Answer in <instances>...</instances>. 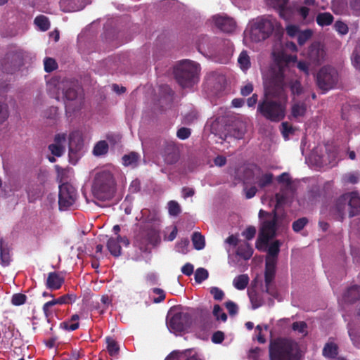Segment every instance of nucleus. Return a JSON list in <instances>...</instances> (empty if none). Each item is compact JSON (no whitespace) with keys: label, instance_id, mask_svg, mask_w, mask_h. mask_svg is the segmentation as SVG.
<instances>
[{"label":"nucleus","instance_id":"1","mask_svg":"<svg viewBox=\"0 0 360 360\" xmlns=\"http://www.w3.org/2000/svg\"><path fill=\"white\" fill-rule=\"evenodd\" d=\"M271 55L273 63L264 78V96L258 103L257 112L271 122H278L285 116L288 87L293 95H300L302 88L298 80H294L291 71L296 56L288 55L285 49L276 46Z\"/></svg>","mask_w":360,"mask_h":360},{"label":"nucleus","instance_id":"27","mask_svg":"<svg viewBox=\"0 0 360 360\" xmlns=\"http://www.w3.org/2000/svg\"><path fill=\"white\" fill-rule=\"evenodd\" d=\"M348 333L354 345L360 348V326L356 328L352 323H349Z\"/></svg>","mask_w":360,"mask_h":360},{"label":"nucleus","instance_id":"25","mask_svg":"<svg viewBox=\"0 0 360 360\" xmlns=\"http://www.w3.org/2000/svg\"><path fill=\"white\" fill-rule=\"evenodd\" d=\"M307 111V106L303 102H295L291 107V115L297 120L304 117Z\"/></svg>","mask_w":360,"mask_h":360},{"label":"nucleus","instance_id":"24","mask_svg":"<svg viewBox=\"0 0 360 360\" xmlns=\"http://www.w3.org/2000/svg\"><path fill=\"white\" fill-rule=\"evenodd\" d=\"M266 1L269 6L278 11L281 18L288 20L289 18L286 15L287 0H266Z\"/></svg>","mask_w":360,"mask_h":360},{"label":"nucleus","instance_id":"62","mask_svg":"<svg viewBox=\"0 0 360 360\" xmlns=\"http://www.w3.org/2000/svg\"><path fill=\"white\" fill-rule=\"evenodd\" d=\"M256 233V229L253 226H250L247 228L243 232V236L247 239V240H251L252 239Z\"/></svg>","mask_w":360,"mask_h":360},{"label":"nucleus","instance_id":"23","mask_svg":"<svg viewBox=\"0 0 360 360\" xmlns=\"http://www.w3.org/2000/svg\"><path fill=\"white\" fill-rule=\"evenodd\" d=\"M309 56L311 60L319 63L324 59L326 53L320 44H314L309 49Z\"/></svg>","mask_w":360,"mask_h":360},{"label":"nucleus","instance_id":"41","mask_svg":"<svg viewBox=\"0 0 360 360\" xmlns=\"http://www.w3.org/2000/svg\"><path fill=\"white\" fill-rule=\"evenodd\" d=\"M248 295L253 309H257L262 305L263 300L259 295L252 291L248 293Z\"/></svg>","mask_w":360,"mask_h":360},{"label":"nucleus","instance_id":"56","mask_svg":"<svg viewBox=\"0 0 360 360\" xmlns=\"http://www.w3.org/2000/svg\"><path fill=\"white\" fill-rule=\"evenodd\" d=\"M152 292L158 296L157 297H153V301L155 303H159L165 298V292L160 288H153L152 289Z\"/></svg>","mask_w":360,"mask_h":360},{"label":"nucleus","instance_id":"17","mask_svg":"<svg viewBox=\"0 0 360 360\" xmlns=\"http://www.w3.org/2000/svg\"><path fill=\"white\" fill-rule=\"evenodd\" d=\"M213 21L215 25L224 32H232L236 27L235 20L226 15H214L213 16Z\"/></svg>","mask_w":360,"mask_h":360},{"label":"nucleus","instance_id":"52","mask_svg":"<svg viewBox=\"0 0 360 360\" xmlns=\"http://www.w3.org/2000/svg\"><path fill=\"white\" fill-rule=\"evenodd\" d=\"M298 14L301 16L305 23H309L313 18H308L309 9L305 6H301L297 9Z\"/></svg>","mask_w":360,"mask_h":360},{"label":"nucleus","instance_id":"39","mask_svg":"<svg viewBox=\"0 0 360 360\" xmlns=\"http://www.w3.org/2000/svg\"><path fill=\"white\" fill-rule=\"evenodd\" d=\"M34 23L41 31L49 28L50 24L48 18L44 15H39L34 19Z\"/></svg>","mask_w":360,"mask_h":360},{"label":"nucleus","instance_id":"29","mask_svg":"<svg viewBox=\"0 0 360 360\" xmlns=\"http://www.w3.org/2000/svg\"><path fill=\"white\" fill-rule=\"evenodd\" d=\"M236 253L238 256L248 260L252 255V249L248 243L244 242L238 246Z\"/></svg>","mask_w":360,"mask_h":360},{"label":"nucleus","instance_id":"58","mask_svg":"<svg viewBox=\"0 0 360 360\" xmlns=\"http://www.w3.org/2000/svg\"><path fill=\"white\" fill-rule=\"evenodd\" d=\"M146 282L149 285H153L158 283V276L155 273H148L145 276Z\"/></svg>","mask_w":360,"mask_h":360},{"label":"nucleus","instance_id":"49","mask_svg":"<svg viewBox=\"0 0 360 360\" xmlns=\"http://www.w3.org/2000/svg\"><path fill=\"white\" fill-rule=\"evenodd\" d=\"M292 328L293 329V330L297 331L302 335H306L307 333V324L304 321L293 323Z\"/></svg>","mask_w":360,"mask_h":360},{"label":"nucleus","instance_id":"63","mask_svg":"<svg viewBox=\"0 0 360 360\" xmlns=\"http://www.w3.org/2000/svg\"><path fill=\"white\" fill-rule=\"evenodd\" d=\"M286 32L290 37H295L298 35V33L300 32L299 27L294 25H288L286 27Z\"/></svg>","mask_w":360,"mask_h":360},{"label":"nucleus","instance_id":"21","mask_svg":"<svg viewBox=\"0 0 360 360\" xmlns=\"http://www.w3.org/2000/svg\"><path fill=\"white\" fill-rule=\"evenodd\" d=\"M360 299V286L354 285L343 293L341 299L339 300V302H353Z\"/></svg>","mask_w":360,"mask_h":360},{"label":"nucleus","instance_id":"38","mask_svg":"<svg viewBox=\"0 0 360 360\" xmlns=\"http://www.w3.org/2000/svg\"><path fill=\"white\" fill-rule=\"evenodd\" d=\"M0 260L3 265L6 266L10 262L8 250L4 246V241L0 239Z\"/></svg>","mask_w":360,"mask_h":360},{"label":"nucleus","instance_id":"15","mask_svg":"<svg viewBox=\"0 0 360 360\" xmlns=\"http://www.w3.org/2000/svg\"><path fill=\"white\" fill-rule=\"evenodd\" d=\"M83 147L82 134L79 131H72L69 135V159L75 165L81 157V150Z\"/></svg>","mask_w":360,"mask_h":360},{"label":"nucleus","instance_id":"57","mask_svg":"<svg viewBox=\"0 0 360 360\" xmlns=\"http://www.w3.org/2000/svg\"><path fill=\"white\" fill-rule=\"evenodd\" d=\"M210 292L216 300H221L224 296V292L217 287H212Z\"/></svg>","mask_w":360,"mask_h":360},{"label":"nucleus","instance_id":"64","mask_svg":"<svg viewBox=\"0 0 360 360\" xmlns=\"http://www.w3.org/2000/svg\"><path fill=\"white\" fill-rule=\"evenodd\" d=\"M349 6L355 15H360V0H351Z\"/></svg>","mask_w":360,"mask_h":360},{"label":"nucleus","instance_id":"54","mask_svg":"<svg viewBox=\"0 0 360 360\" xmlns=\"http://www.w3.org/2000/svg\"><path fill=\"white\" fill-rule=\"evenodd\" d=\"M213 314L217 320L225 321L227 319L226 314L219 305H214L213 309Z\"/></svg>","mask_w":360,"mask_h":360},{"label":"nucleus","instance_id":"16","mask_svg":"<svg viewBox=\"0 0 360 360\" xmlns=\"http://www.w3.org/2000/svg\"><path fill=\"white\" fill-rule=\"evenodd\" d=\"M276 262H266L265 268V285L266 291L269 295L276 297V292L274 290L272 282L274 280L276 273Z\"/></svg>","mask_w":360,"mask_h":360},{"label":"nucleus","instance_id":"30","mask_svg":"<svg viewBox=\"0 0 360 360\" xmlns=\"http://www.w3.org/2000/svg\"><path fill=\"white\" fill-rule=\"evenodd\" d=\"M139 160V155L135 152H131L122 157V164L126 167H135L138 165Z\"/></svg>","mask_w":360,"mask_h":360},{"label":"nucleus","instance_id":"60","mask_svg":"<svg viewBox=\"0 0 360 360\" xmlns=\"http://www.w3.org/2000/svg\"><path fill=\"white\" fill-rule=\"evenodd\" d=\"M191 131L188 128L182 127L177 131L176 136L180 139L184 140L189 137Z\"/></svg>","mask_w":360,"mask_h":360},{"label":"nucleus","instance_id":"45","mask_svg":"<svg viewBox=\"0 0 360 360\" xmlns=\"http://www.w3.org/2000/svg\"><path fill=\"white\" fill-rule=\"evenodd\" d=\"M246 131L245 124L243 122L239 123L238 126L233 129L232 136L237 139H240L243 137Z\"/></svg>","mask_w":360,"mask_h":360},{"label":"nucleus","instance_id":"13","mask_svg":"<svg viewBox=\"0 0 360 360\" xmlns=\"http://www.w3.org/2000/svg\"><path fill=\"white\" fill-rule=\"evenodd\" d=\"M273 175L271 173H263L260 168L257 166H252L245 172V177L244 183L257 184L259 187L263 188L272 181Z\"/></svg>","mask_w":360,"mask_h":360},{"label":"nucleus","instance_id":"26","mask_svg":"<svg viewBox=\"0 0 360 360\" xmlns=\"http://www.w3.org/2000/svg\"><path fill=\"white\" fill-rule=\"evenodd\" d=\"M280 245L281 244L279 241L276 240L269 245L268 248V255L266 258V262H273L276 263L277 256L279 252Z\"/></svg>","mask_w":360,"mask_h":360},{"label":"nucleus","instance_id":"37","mask_svg":"<svg viewBox=\"0 0 360 360\" xmlns=\"http://www.w3.org/2000/svg\"><path fill=\"white\" fill-rule=\"evenodd\" d=\"M337 354L338 347L333 342L327 343L323 349V354L326 357L333 358Z\"/></svg>","mask_w":360,"mask_h":360},{"label":"nucleus","instance_id":"9","mask_svg":"<svg viewBox=\"0 0 360 360\" xmlns=\"http://www.w3.org/2000/svg\"><path fill=\"white\" fill-rule=\"evenodd\" d=\"M160 219L157 217H153L144 225L143 231L136 239V244L141 252L147 251L148 244L155 245L160 242Z\"/></svg>","mask_w":360,"mask_h":360},{"label":"nucleus","instance_id":"46","mask_svg":"<svg viewBox=\"0 0 360 360\" xmlns=\"http://www.w3.org/2000/svg\"><path fill=\"white\" fill-rule=\"evenodd\" d=\"M188 245L189 241L187 238L181 239L176 245V251L179 253L186 254L188 252Z\"/></svg>","mask_w":360,"mask_h":360},{"label":"nucleus","instance_id":"11","mask_svg":"<svg viewBox=\"0 0 360 360\" xmlns=\"http://www.w3.org/2000/svg\"><path fill=\"white\" fill-rule=\"evenodd\" d=\"M166 323L168 330L177 335L188 329L191 324V316L187 311L171 309L167 314Z\"/></svg>","mask_w":360,"mask_h":360},{"label":"nucleus","instance_id":"48","mask_svg":"<svg viewBox=\"0 0 360 360\" xmlns=\"http://www.w3.org/2000/svg\"><path fill=\"white\" fill-rule=\"evenodd\" d=\"M44 70L47 72H51L57 68L56 60L51 58H46L44 60Z\"/></svg>","mask_w":360,"mask_h":360},{"label":"nucleus","instance_id":"36","mask_svg":"<svg viewBox=\"0 0 360 360\" xmlns=\"http://www.w3.org/2000/svg\"><path fill=\"white\" fill-rule=\"evenodd\" d=\"M108 150V144L105 141H98L94 146L93 153L96 156L105 154Z\"/></svg>","mask_w":360,"mask_h":360},{"label":"nucleus","instance_id":"22","mask_svg":"<svg viewBox=\"0 0 360 360\" xmlns=\"http://www.w3.org/2000/svg\"><path fill=\"white\" fill-rule=\"evenodd\" d=\"M64 282V278L56 272H50L46 279V286L51 290L59 289Z\"/></svg>","mask_w":360,"mask_h":360},{"label":"nucleus","instance_id":"44","mask_svg":"<svg viewBox=\"0 0 360 360\" xmlns=\"http://www.w3.org/2000/svg\"><path fill=\"white\" fill-rule=\"evenodd\" d=\"M312 35V31L311 30H305L304 31H300L297 35V41L300 45H303L307 40H309Z\"/></svg>","mask_w":360,"mask_h":360},{"label":"nucleus","instance_id":"14","mask_svg":"<svg viewBox=\"0 0 360 360\" xmlns=\"http://www.w3.org/2000/svg\"><path fill=\"white\" fill-rule=\"evenodd\" d=\"M77 200V191L69 184L59 186L58 205L60 210H65L72 206Z\"/></svg>","mask_w":360,"mask_h":360},{"label":"nucleus","instance_id":"32","mask_svg":"<svg viewBox=\"0 0 360 360\" xmlns=\"http://www.w3.org/2000/svg\"><path fill=\"white\" fill-rule=\"evenodd\" d=\"M238 63L240 68L243 71H247L250 67V59L246 51H243L238 58Z\"/></svg>","mask_w":360,"mask_h":360},{"label":"nucleus","instance_id":"51","mask_svg":"<svg viewBox=\"0 0 360 360\" xmlns=\"http://www.w3.org/2000/svg\"><path fill=\"white\" fill-rule=\"evenodd\" d=\"M359 174L357 172H351L344 175L343 181L345 183L356 184L359 181Z\"/></svg>","mask_w":360,"mask_h":360},{"label":"nucleus","instance_id":"18","mask_svg":"<svg viewBox=\"0 0 360 360\" xmlns=\"http://www.w3.org/2000/svg\"><path fill=\"white\" fill-rule=\"evenodd\" d=\"M67 143L65 133L57 134L54 137V142L49 145V149L52 155L60 157L65 150Z\"/></svg>","mask_w":360,"mask_h":360},{"label":"nucleus","instance_id":"59","mask_svg":"<svg viewBox=\"0 0 360 360\" xmlns=\"http://www.w3.org/2000/svg\"><path fill=\"white\" fill-rule=\"evenodd\" d=\"M60 326L67 330L73 331L79 328V323L78 322L72 323L69 321L62 323L60 324Z\"/></svg>","mask_w":360,"mask_h":360},{"label":"nucleus","instance_id":"5","mask_svg":"<svg viewBox=\"0 0 360 360\" xmlns=\"http://www.w3.org/2000/svg\"><path fill=\"white\" fill-rule=\"evenodd\" d=\"M115 193V181L112 173L102 170L96 173L92 185V193L95 198L106 201L112 198Z\"/></svg>","mask_w":360,"mask_h":360},{"label":"nucleus","instance_id":"6","mask_svg":"<svg viewBox=\"0 0 360 360\" xmlns=\"http://www.w3.org/2000/svg\"><path fill=\"white\" fill-rule=\"evenodd\" d=\"M297 344L288 339L278 338L271 342L269 354L271 360H298Z\"/></svg>","mask_w":360,"mask_h":360},{"label":"nucleus","instance_id":"4","mask_svg":"<svg viewBox=\"0 0 360 360\" xmlns=\"http://www.w3.org/2000/svg\"><path fill=\"white\" fill-rule=\"evenodd\" d=\"M331 214L342 221L345 217H352L360 213V197L356 193H345L335 202Z\"/></svg>","mask_w":360,"mask_h":360},{"label":"nucleus","instance_id":"35","mask_svg":"<svg viewBox=\"0 0 360 360\" xmlns=\"http://www.w3.org/2000/svg\"><path fill=\"white\" fill-rule=\"evenodd\" d=\"M107 350L111 356H116L120 351L117 342L112 338H106Z\"/></svg>","mask_w":360,"mask_h":360},{"label":"nucleus","instance_id":"34","mask_svg":"<svg viewBox=\"0 0 360 360\" xmlns=\"http://www.w3.org/2000/svg\"><path fill=\"white\" fill-rule=\"evenodd\" d=\"M76 300V296L73 294H67L63 296H61L57 299H53L51 302L53 303V306L58 304V305H63V304H71L74 302Z\"/></svg>","mask_w":360,"mask_h":360},{"label":"nucleus","instance_id":"8","mask_svg":"<svg viewBox=\"0 0 360 360\" xmlns=\"http://www.w3.org/2000/svg\"><path fill=\"white\" fill-rule=\"evenodd\" d=\"M48 88L58 100L61 97L68 101H75L77 98L80 91V87L77 82L68 79L62 81L52 79L49 82Z\"/></svg>","mask_w":360,"mask_h":360},{"label":"nucleus","instance_id":"3","mask_svg":"<svg viewBox=\"0 0 360 360\" xmlns=\"http://www.w3.org/2000/svg\"><path fill=\"white\" fill-rule=\"evenodd\" d=\"M200 65L198 63L184 60L174 68V75L178 84L184 89H191L199 82Z\"/></svg>","mask_w":360,"mask_h":360},{"label":"nucleus","instance_id":"28","mask_svg":"<svg viewBox=\"0 0 360 360\" xmlns=\"http://www.w3.org/2000/svg\"><path fill=\"white\" fill-rule=\"evenodd\" d=\"M333 20V15L328 12L320 13L316 18V21L320 27L330 25Z\"/></svg>","mask_w":360,"mask_h":360},{"label":"nucleus","instance_id":"31","mask_svg":"<svg viewBox=\"0 0 360 360\" xmlns=\"http://www.w3.org/2000/svg\"><path fill=\"white\" fill-rule=\"evenodd\" d=\"M249 283V277L246 274H241L236 276L233 281V286L239 290H244Z\"/></svg>","mask_w":360,"mask_h":360},{"label":"nucleus","instance_id":"53","mask_svg":"<svg viewBox=\"0 0 360 360\" xmlns=\"http://www.w3.org/2000/svg\"><path fill=\"white\" fill-rule=\"evenodd\" d=\"M26 301V296L23 294L16 293L12 296L11 303L15 306L23 304Z\"/></svg>","mask_w":360,"mask_h":360},{"label":"nucleus","instance_id":"7","mask_svg":"<svg viewBox=\"0 0 360 360\" xmlns=\"http://www.w3.org/2000/svg\"><path fill=\"white\" fill-rule=\"evenodd\" d=\"M259 217L262 221L259 237L256 243L258 249H263L266 247L269 240L276 233L277 228V215H274L261 210L259 212Z\"/></svg>","mask_w":360,"mask_h":360},{"label":"nucleus","instance_id":"61","mask_svg":"<svg viewBox=\"0 0 360 360\" xmlns=\"http://www.w3.org/2000/svg\"><path fill=\"white\" fill-rule=\"evenodd\" d=\"M351 60L353 66L356 69L360 70V53L357 51H354L352 55Z\"/></svg>","mask_w":360,"mask_h":360},{"label":"nucleus","instance_id":"33","mask_svg":"<svg viewBox=\"0 0 360 360\" xmlns=\"http://www.w3.org/2000/svg\"><path fill=\"white\" fill-rule=\"evenodd\" d=\"M194 248L198 250H202L205 245L204 236L199 232H194L191 238Z\"/></svg>","mask_w":360,"mask_h":360},{"label":"nucleus","instance_id":"20","mask_svg":"<svg viewBox=\"0 0 360 360\" xmlns=\"http://www.w3.org/2000/svg\"><path fill=\"white\" fill-rule=\"evenodd\" d=\"M120 243L124 245H129V240L125 237L117 236L116 238H110L107 243V248L111 255L119 257L121 255Z\"/></svg>","mask_w":360,"mask_h":360},{"label":"nucleus","instance_id":"2","mask_svg":"<svg viewBox=\"0 0 360 360\" xmlns=\"http://www.w3.org/2000/svg\"><path fill=\"white\" fill-rule=\"evenodd\" d=\"M283 32V28L277 20L268 15L262 16L252 20L244 34L246 39L259 42L265 40L274 33L277 36H281Z\"/></svg>","mask_w":360,"mask_h":360},{"label":"nucleus","instance_id":"40","mask_svg":"<svg viewBox=\"0 0 360 360\" xmlns=\"http://www.w3.org/2000/svg\"><path fill=\"white\" fill-rule=\"evenodd\" d=\"M281 131L285 140H288L290 139V136L294 134L295 129L288 122H285L281 124Z\"/></svg>","mask_w":360,"mask_h":360},{"label":"nucleus","instance_id":"43","mask_svg":"<svg viewBox=\"0 0 360 360\" xmlns=\"http://www.w3.org/2000/svg\"><path fill=\"white\" fill-rule=\"evenodd\" d=\"M168 212L171 216H177L181 212V207L175 200H170L167 203Z\"/></svg>","mask_w":360,"mask_h":360},{"label":"nucleus","instance_id":"42","mask_svg":"<svg viewBox=\"0 0 360 360\" xmlns=\"http://www.w3.org/2000/svg\"><path fill=\"white\" fill-rule=\"evenodd\" d=\"M207 270L204 268H198L195 272V281L198 283H201L208 278Z\"/></svg>","mask_w":360,"mask_h":360},{"label":"nucleus","instance_id":"19","mask_svg":"<svg viewBox=\"0 0 360 360\" xmlns=\"http://www.w3.org/2000/svg\"><path fill=\"white\" fill-rule=\"evenodd\" d=\"M165 360H202L198 352L193 349L174 351Z\"/></svg>","mask_w":360,"mask_h":360},{"label":"nucleus","instance_id":"10","mask_svg":"<svg viewBox=\"0 0 360 360\" xmlns=\"http://www.w3.org/2000/svg\"><path fill=\"white\" fill-rule=\"evenodd\" d=\"M318 167L330 166L333 167L338 161V149L335 146L330 144L319 146L315 148L309 158Z\"/></svg>","mask_w":360,"mask_h":360},{"label":"nucleus","instance_id":"55","mask_svg":"<svg viewBox=\"0 0 360 360\" xmlns=\"http://www.w3.org/2000/svg\"><path fill=\"white\" fill-rule=\"evenodd\" d=\"M308 220L307 218L303 217L294 221L292 224V229L295 232L301 231L307 224Z\"/></svg>","mask_w":360,"mask_h":360},{"label":"nucleus","instance_id":"50","mask_svg":"<svg viewBox=\"0 0 360 360\" xmlns=\"http://www.w3.org/2000/svg\"><path fill=\"white\" fill-rule=\"evenodd\" d=\"M9 116L8 107L7 104L0 102V124L4 123Z\"/></svg>","mask_w":360,"mask_h":360},{"label":"nucleus","instance_id":"12","mask_svg":"<svg viewBox=\"0 0 360 360\" xmlns=\"http://www.w3.org/2000/svg\"><path fill=\"white\" fill-rule=\"evenodd\" d=\"M338 80V72L330 66L322 68L316 77L317 84L323 91L333 89L336 85Z\"/></svg>","mask_w":360,"mask_h":360},{"label":"nucleus","instance_id":"47","mask_svg":"<svg viewBox=\"0 0 360 360\" xmlns=\"http://www.w3.org/2000/svg\"><path fill=\"white\" fill-rule=\"evenodd\" d=\"M334 28L341 35L347 34L349 31L347 25L341 20L335 22Z\"/></svg>","mask_w":360,"mask_h":360}]
</instances>
